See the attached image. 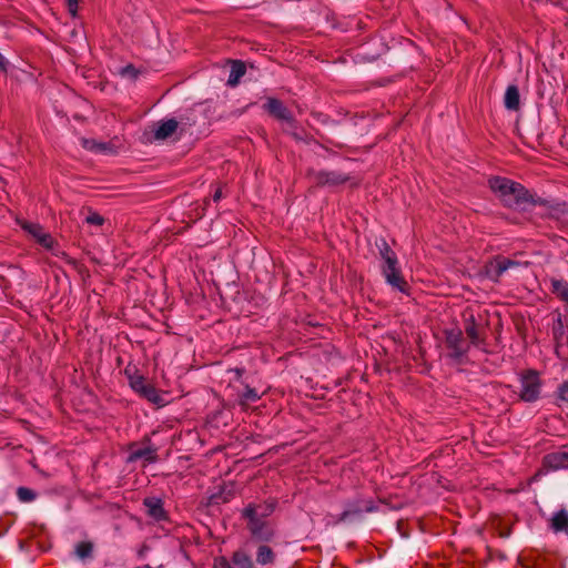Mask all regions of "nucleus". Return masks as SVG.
I'll list each match as a JSON object with an SVG mask.
<instances>
[{"label": "nucleus", "instance_id": "nucleus-1", "mask_svg": "<svg viewBox=\"0 0 568 568\" xmlns=\"http://www.w3.org/2000/svg\"><path fill=\"white\" fill-rule=\"evenodd\" d=\"M489 186L506 206L514 207L528 201L526 189L509 179L500 176L491 178L489 179Z\"/></svg>", "mask_w": 568, "mask_h": 568}, {"label": "nucleus", "instance_id": "nucleus-2", "mask_svg": "<svg viewBox=\"0 0 568 568\" xmlns=\"http://www.w3.org/2000/svg\"><path fill=\"white\" fill-rule=\"evenodd\" d=\"M273 510L272 506H248L244 510V516L248 519L247 527L253 537L262 541H268L273 538L274 531L264 517Z\"/></svg>", "mask_w": 568, "mask_h": 568}, {"label": "nucleus", "instance_id": "nucleus-3", "mask_svg": "<svg viewBox=\"0 0 568 568\" xmlns=\"http://www.w3.org/2000/svg\"><path fill=\"white\" fill-rule=\"evenodd\" d=\"M379 252L383 260L382 271L386 282L399 292L405 293L407 291V282L402 275L396 254L385 241L379 246Z\"/></svg>", "mask_w": 568, "mask_h": 568}, {"label": "nucleus", "instance_id": "nucleus-4", "mask_svg": "<svg viewBox=\"0 0 568 568\" xmlns=\"http://www.w3.org/2000/svg\"><path fill=\"white\" fill-rule=\"evenodd\" d=\"M520 398L525 402H535L539 398L541 383L539 376L535 372L524 374L521 379Z\"/></svg>", "mask_w": 568, "mask_h": 568}, {"label": "nucleus", "instance_id": "nucleus-5", "mask_svg": "<svg viewBox=\"0 0 568 568\" xmlns=\"http://www.w3.org/2000/svg\"><path fill=\"white\" fill-rule=\"evenodd\" d=\"M311 178L317 186H329V187L342 185L351 180V178L347 174L342 173L339 171H324V170L312 172Z\"/></svg>", "mask_w": 568, "mask_h": 568}, {"label": "nucleus", "instance_id": "nucleus-6", "mask_svg": "<svg viewBox=\"0 0 568 568\" xmlns=\"http://www.w3.org/2000/svg\"><path fill=\"white\" fill-rule=\"evenodd\" d=\"M446 344L450 349V356L458 361H460L469 349L468 345L464 342L460 329L447 331Z\"/></svg>", "mask_w": 568, "mask_h": 568}, {"label": "nucleus", "instance_id": "nucleus-7", "mask_svg": "<svg viewBox=\"0 0 568 568\" xmlns=\"http://www.w3.org/2000/svg\"><path fill=\"white\" fill-rule=\"evenodd\" d=\"M130 386L140 396L146 398L151 403L158 404L161 397L153 385L148 383L143 376L136 375L130 377Z\"/></svg>", "mask_w": 568, "mask_h": 568}, {"label": "nucleus", "instance_id": "nucleus-8", "mask_svg": "<svg viewBox=\"0 0 568 568\" xmlns=\"http://www.w3.org/2000/svg\"><path fill=\"white\" fill-rule=\"evenodd\" d=\"M232 564L225 558H219L215 560L214 568H256L251 557L243 550H236L232 555Z\"/></svg>", "mask_w": 568, "mask_h": 568}, {"label": "nucleus", "instance_id": "nucleus-9", "mask_svg": "<svg viewBox=\"0 0 568 568\" xmlns=\"http://www.w3.org/2000/svg\"><path fill=\"white\" fill-rule=\"evenodd\" d=\"M377 507L374 505L372 500L366 501H355L349 504L346 509L339 515L338 520L336 523L346 521L351 517L358 516L362 513H373L376 511Z\"/></svg>", "mask_w": 568, "mask_h": 568}, {"label": "nucleus", "instance_id": "nucleus-10", "mask_svg": "<svg viewBox=\"0 0 568 568\" xmlns=\"http://www.w3.org/2000/svg\"><path fill=\"white\" fill-rule=\"evenodd\" d=\"M178 126L179 123L174 119L158 122L153 129L154 140L163 141L170 138L176 131Z\"/></svg>", "mask_w": 568, "mask_h": 568}, {"label": "nucleus", "instance_id": "nucleus-11", "mask_svg": "<svg viewBox=\"0 0 568 568\" xmlns=\"http://www.w3.org/2000/svg\"><path fill=\"white\" fill-rule=\"evenodd\" d=\"M156 448L146 445L144 447H133L129 454V462H135L138 459H144L148 463H154L158 459Z\"/></svg>", "mask_w": 568, "mask_h": 568}, {"label": "nucleus", "instance_id": "nucleus-12", "mask_svg": "<svg viewBox=\"0 0 568 568\" xmlns=\"http://www.w3.org/2000/svg\"><path fill=\"white\" fill-rule=\"evenodd\" d=\"M144 506L146 507L148 515L152 517L154 520H163L165 519V510L163 508V501L156 497H148L143 500Z\"/></svg>", "mask_w": 568, "mask_h": 568}, {"label": "nucleus", "instance_id": "nucleus-13", "mask_svg": "<svg viewBox=\"0 0 568 568\" xmlns=\"http://www.w3.org/2000/svg\"><path fill=\"white\" fill-rule=\"evenodd\" d=\"M519 266V263L507 258V257H498L490 264V275L495 280H498L505 272L513 267Z\"/></svg>", "mask_w": 568, "mask_h": 568}, {"label": "nucleus", "instance_id": "nucleus-14", "mask_svg": "<svg viewBox=\"0 0 568 568\" xmlns=\"http://www.w3.org/2000/svg\"><path fill=\"white\" fill-rule=\"evenodd\" d=\"M549 526L556 534L564 532L568 535V511L560 509L554 513L549 520Z\"/></svg>", "mask_w": 568, "mask_h": 568}, {"label": "nucleus", "instance_id": "nucleus-15", "mask_svg": "<svg viewBox=\"0 0 568 568\" xmlns=\"http://www.w3.org/2000/svg\"><path fill=\"white\" fill-rule=\"evenodd\" d=\"M545 463L554 469L568 467V447L548 454L545 457Z\"/></svg>", "mask_w": 568, "mask_h": 568}, {"label": "nucleus", "instance_id": "nucleus-16", "mask_svg": "<svg viewBox=\"0 0 568 568\" xmlns=\"http://www.w3.org/2000/svg\"><path fill=\"white\" fill-rule=\"evenodd\" d=\"M465 333L469 338L470 343L475 346H479L484 341L483 328L475 322L474 316H470L468 320H466Z\"/></svg>", "mask_w": 568, "mask_h": 568}, {"label": "nucleus", "instance_id": "nucleus-17", "mask_svg": "<svg viewBox=\"0 0 568 568\" xmlns=\"http://www.w3.org/2000/svg\"><path fill=\"white\" fill-rule=\"evenodd\" d=\"M265 109L277 119L286 121L291 120V114L288 110L277 99H268L267 102L265 103Z\"/></svg>", "mask_w": 568, "mask_h": 568}, {"label": "nucleus", "instance_id": "nucleus-18", "mask_svg": "<svg viewBox=\"0 0 568 568\" xmlns=\"http://www.w3.org/2000/svg\"><path fill=\"white\" fill-rule=\"evenodd\" d=\"M504 103L506 109L517 111L520 105L519 91L516 85H509L505 92Z\"/></svg>", "mask_w": 568, "mask_h": 568}, {"label": "nucleus", "instance_id": "nucleus-19", "mask_svg": "<svg viewBox=\"0 0 568 568\" xmlns=\"http://www.w3.org/2000/svg\"><path fill=\"white\" fill-rule=\"evenodd\" d=\"M245 74V65L241 61H234L232 63L227 84L234 87L239 83L240 79Z\"/></svg>", "mask_w": 568, "mask_h": 568}, {"label": "nucleus", "instance_id": "nucleus-20", "mask_svg": "<svg viewBox=\"0 0 568 568\" xmlns=\"http://www.w3.org/2000/svg\"><path fill=\"white\" fill-rule=\"evenodd\" d=\"M260 399V395L256 389L246 387L245 390L239 396V405L243 409H247L252 403H256Z\"/></svg>", "mask_w": 568, "mask_h": 568}, {"label": "nucleus", "instance_id": "nucleus-21", "mask_svg": "<svg viewBox=\"0 0 568 568\" xmlns=\"http://www.w3.org/2000/svg\"><path fill=\"white\" fill-rule=\"evenodd\" d=\"M274 560H275V554L268 546L261 545L257 548V552H256V562L257 564L268 565V564H273Z\"/></svg>", "mask_w": 568, "mask_h": 568}, {"label": "nucleus", "instance_id": "nucleus-22", "mask_svg": "<svg viewBox=\"0 0 568 568\" xmlns=\"http://www.w3.org/2000/svg\"><path fill=\"white\" fill-rule=\"evenodd\" d=\"M551 291L568 305V283L562 280H551Z\"/></svg>", "mask_w": 568, "mask_h": 568}, {"label": "nucleus", "instance_id": "nucleus-23", "mask_svg": "<svg viewBox=\"0 0 568 568\" xmlns=\"http://www.w3.org/2000/svg\"><path fill=\"white\" fill-rule=\"evenodd\" d=\"M20 225L29 234H31L37 241L43 235L44 230L41 225L31 222H20Z\"/></svg>", "mask_w": 568, "mask_h": 568}, {"label": "nucleus", "instance_id": "nucleus-24", "mask_svg": "<svg viewBox=\"0 0 568 568\" xmlns=\"http://www.w3.org/2000/svg\"><path fill=\"white\" fill-rule=\"evenodd\" d=\"M552 333L557 339L562 338L564 336H568L567 327L560 314L557 315L556 320L554 321Z\"/></svg>", "mask_w": 568, "mask_h": 568}, {"label": "nucleus", "instance_id": "nucleus-25", "mask_svg": "<svg viewBox=\"0 0 568 568\" xmlns=\"http://www.w3.org/2000/svg\"><path fill=\"white\" fill-rule=\"evenodd\" d=\"M93 546L91 542L82 541L75 546V554L80 559H85L91 556Z\"/></svg>", "mask_w": 568, "mask_h": 568}, {"label": "nucleus", "instance_id": "nucleus-26", "mask_svg": "<svg viewBox=\"0 0 568 568\" xmlns=\"http://www.w3.org/2000/svg\"><path fill=\"white\" fill-rule=\"evenodd\" d=\"M81 142L84 149L93 152H104L108 149L106 144L99 143L94 140L82 139Z\"/></svg>", "mask_w": 568, "mask_h": 568}, {"label": "nucleus", "instance_id": "nucleus-27", "mask_svg": "<svg viewBox=\"0 0 568 568\" xmlns=\"http://www.w3.org/2000/svg\"><path fill=\"white\" fill-rule=\"evenodd\" d=\"M17 496L22 503L33 501L37 497L36 493L27 487H19L17 490Z\"/></svg>", "mask_w": 568, "mask_h": 568}, {"label": "nucleus", "instance_id": "nucleus-28", "mask_svg": "<svg viewBox=\"0 0 568 568\" xmlns=\"http://www.w3.org/2000/svg\"><path fill=\"white\" fill-rule=\"evenodd\" d=\"M38 243L47 250H52L55 255L59 254V252L54 250V240L49 233L44 232L43 235L38 240Z\"/></svg>", "mask_w": 568, "mask_h": 568}, {"label": "nucleus", "instance_id": "nucleus-29", "mask_svg": "<svg viewBox=\"0 0 568 568\" xmlns=\"http://www.w3.org/2000/svg\"><path fill=\"white\" fill-rule=\"evenodd\" d=\"M87 223L92 225L101 226L104 223V219L98 213H91L85 217Z\"/></svg>", "mask_w": 568, "mask_h": 568}, {"label": "nucleus", "instance_id": "nucleus-30", "mask_svg": "<svg viewBox=\"0 0 568 568\" xmlns=\"http://www.w3.org/2000/svg\"><path fill=\"white\" fill-rule=\"evenodd\" d=\"M558 397L560 400L568 403V382H565L558 388Z\"/></svg>", "mask_w": 568, "mask_h": 568}, {"label": "nucleus", "instance_id": "nucleus-31", "mask_svg": "<svg viewBox=\"0 0 568 568\" xmlns=\"http://www.w3.org/2000/svg\"><path fill=\"white\" fill-rule=\"evenodd\" d=\"M121 74H122L123 77H129V78L134 79V78H136V75H138V71L134 69V67H132V65H126V67L122 68V70H121Z\"/></svg>", "mask_w": 568, "mask_h": 568}, {"label": "nucleus", "instance_id": "nucleus-32", "mask_svg": "<svg viewBox=\"0 0 568 568\" xmlns=\"http://www.w3.org/2000/svg\"><path fill=\"white\" fill-rule=\"evenodd\" d=\"M67 4H68L69 12L72 16H75L77 10H78V0H67Z\"/></svg>", "mask_w": 568, "mask_h": 568}, {"label": "nucleus", "instance_id": "nucleus-33", "mask_svg": "<svg viewBox=\"0 0 568 568\" xmlns=\"http://www.w3.org/2000/svg\"><path fill=\"white\" fill-rule=\"evenodd\" d=\"M222 196H223L222 189L219 187V189H216V191L213 194V201L217 202L219 200L222 199Z\"/></svg>", "mask_w": 568, "mask_h": 568}, {"label": "nucleus", "instance_id": "nucleus-34", "mask_svg": "<svg viewBox=\"0 0 568 568\" xmlns=\"http://www.w3.org/2000/svg\"><path fill=\"white\" fill-rule=\"evenodd\" d=\"M7 61L3 55L0 53V70H6Z\"/></svg>", "mask_w": 568, "mask_h": 568}]
</instances>
